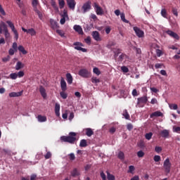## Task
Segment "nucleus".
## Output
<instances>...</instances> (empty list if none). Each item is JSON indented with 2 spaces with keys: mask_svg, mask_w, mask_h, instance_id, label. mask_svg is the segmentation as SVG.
Returning <instances> with one entry per match:
<instances>
[{
  "mask_svg": "<svg viewBox=\"0 0 180 180\" xmlns=\"http://www.w3.org/2000/svg\"><path fill=\"white\" fill-rule=\"evenodd\" d=\"M93 72L96 75H101V70H99V68H94L93 69Z\"/></svg>",
  "mask_w": 180,
  "mask_h": 180,
  "instance_id": "4c0bfd02",
  "label": "nucleus"
},
{
  "mask_svg": "<svg viewBox=\"0 0 180 180\" xmlns=\"http://www.w3.org/2000/svg\"><path fill=\"white\" fill-rule=\"evenodd\" d=\"M60 16H61L62 18H68V11H67V10L64 9V10H63V13L61 14Z\"/></svg>",
  "mask_w": 180,
  "mask_h": 180,
  "instance_id": "a18cd8bd",
  "label": "nucleus"
},
{
  "mask_svg": "<svg viewBox=\"0 0 180 180\" xmlns=\"http://www.w3.org/2000/svg\"><path fill=\"white\" fill-rule=\"evenodd\" d=\"M78 75L82 78H90L91 77V72H89L86 69H81L79 70Z\"/></svg>",
  "mask_w": 180,
  "mask_h": 180,
  "instance_id": "423d86ee",
  "label": "nucleus"
},
{
  "mask_svg": "<svg viewBox=\"0 0 180 180\" xmlns=\"http://www.w3.org/2000/svg\"><path fill=\"white\" fill-rule=\"evenodd\" d=\"M150 103L152 105H155V103H158V101H157V98H153L151 99Z\"/></svg>",
  "mask_w": 180,
  "mask_h": 180,
  "instance_id": "69168bd1",
  "label": "nucleus"
},
{
  "mask_svg": "<svg viewBox=\"0 0 180 180\" xmlns=\"http://www.w3.org/2000/svg\"><path fill=\"white\" fill-rule=\"evenodd\" d=\"M10 60H11L10 56H7L6 57L2 58L3 63H8V61H10Z\"/></svg>",
  "mask_w": 180,
  "mask_h": 180,
  "instance_id": "09e8293b",
  "label": "nucleus"
},
{
  "mask_svg": "<svg viewBox=\"0 0 180 180\" xmlns=\"http://www.w3.org/2000/svg\"><path fill=\"white\" fill-rule=\"evenodd\" d=\"M148 102V98L146 96H143L142 97L137 98V106L139 108H144V105Z\"/></svg>",
  "mask_w": 180,
  "mask_h": 180,
  "instance_id": "f03ea898",
  "label": "nucleus"
},
{
  "mask_svg": "<svg viewBox=\"0 0 180 180\" xmlns=\"http://www.w3.org/2000/svg\"><path fill=\"white\" fill-rule=\"evenodd\" d=\"M172 12L174 16H178V9L176 8H172Z\"/></svg>",
  "mask_w": 180,
  "mask_h": 180,
  "instance_id": "5fc2aeb1",
  "label": "nucleus"
},
{
  "mask_svg": "<svg viewBox=\"0 0 180 180\" xmlns=\"http://www.w3.org/2000/svg\"><path fill=\"white\" fill-rule=\"evenodd\" d=\"M7 25L9 26V27L11 28L12 32L14 33V39L15 40H18L19 39V33L18 32V30L15 28V25H13V22L12 21L7 20L6 21Z\"/></svg>",
  "mask_w": 180,
  "mask_h": 180,
  "instance_id": "39448f33",
  "label": "nucleus"
},
{
  "mask_svg": "<svg viewBox=\"0 0 180 180\" xmlns=\"http://www.w3.org/2000/svg\"><path fill=\"white\" fill-rule=\"evenodd\" d=\"M73 46H75V50H77L78 51H82V53H86L88 51V49L84 47V44L79 41H76L73 43Z\"/></svg>",
  "mask_w": 180,
  "mask_h": 180,
  "instance_id": "20e7f679",
  "label": "nucleus"
},
{
  "mask_svg": "<svg viewBox=\"0 0 180 180\" xmlns=\"http://www.w3.org/2000/svg\"><path fill=\"white\" fill-rule=\"evenodd\" d=\"M91 82H93V84H99V82H101V80L96 77H92Z\"/></svg>",
  "mask_w": 180,
  "mask_h": 180,
  "instance_id": "58836bf2",
  "label": "nucleus"
},
{
  "mask_svg": "<svg viewBox=\"0 0 180 180\" xmlns=\"http://www.w3.org/2000/svg\"><path fill=\"white\" fill-rule=\"evenodd\" d=\"M162 65H164V64H162V63H156L155 65V68H156V70H158V68H161L162 67Z\"/></svg>",
  "mask_w": 180,
  "mask_h": 180,
  "instance_id": "e2e57ef3",
  "label": "nucleus"
},
{
  "mask_svg": "<svg viewBox=\"0 0 180 180\" xmlns=\"http://www.w3.org/2000/svg\"><path fill=\"white\" fill-rule=\"evenodd\" d=\"M107 179L108 180H115L116 178L112 174H110L109 172H107Z\"/></svg>",
  "mask_w": 180,
  "mask_h": 180,
  "instance_id": "473e14b6",
  "label": "nucleus"
},
{
  "mask_svg": "<svg viewBox=\"0 0 180 180\" xmlns=\"http://www.w3.org/2000/svg\"><path fill=\"white\" fill-rule=\"evenodd\" d=\"M121 20L124 22V23H130V21L126 19V16L124 15V13H121Z\"/></svg>",
  "mask_w": 180,
  "mask_h": 180,
  "instance_id": "2f4dec72",
  "label": "nucleus"
},
{
  "mask_svg": "<svg viewBox=\"0 0 180 180\" xmlns=\"http://www.w3.org/2000/svg\"><path fill=\"white\" fill-rule=\"evenodd\" d=\"M117 157L119 160H124V153L120 151L118 153Z\"/></svg>",
  "mask_w": 180,
  "mask_h": 180,
  "instance_id": "72a5a7b5",
  "label": "nucleus"
},
{
  "mask_svg": "<svg viewBox=\"0 0 180 180\" xmlns=\"http://www.w3.org/2000/svg\"><path fill=\"white\" fill-rule=\"evenodd\" d=\"M38 122H46L47 121V117L46 116H42L41 115H39L37 116Z\"/></svg>",
  "mask_w": 180,
  "mask_h": 180,
  "instance_id": "bb28decb",
  "label": "nucleus"
},
{
  "mask_svg": "<svg viewBox=\"0 0 180 180\" xmlns=\"http://www.w3.org/2000/svg\"><path fill=\"white\" fill-rule=\"evenodd\" d=\"M162 116H164V114L161 111H155L150 114V117L153 119V117H162Z\"/></svg>",
  "mask_w": 180,
  "mask_h": 180,
  "instance_id": "4468645a",
  "label": "nucleus"
},
{
  "mask_svg": "<svg viewBox=\"0 0 180 180\" xmlns=\"http://www.w3.org/2000/svg\"><path fill=\"white\" fill-rule=\"evenodd\" d=\"M66 79H67V82L68 84H69V85H71V84H72V75H70V73H67L66 74Z\"/></svg>",
  "mask_w": 180,
  "mask_h": 180,
  "instance_id": "4be33fe9",
  "label": "nucleus"
},
{
  "mask_svg": "<svg viewBox=\"0 0 180 180\" xmlns=\"http://www.w3.org/2000/svg\"><path fill=\"white\" fill-rule=\"evenodd\" d=\"M155 151L158 153V154H160V153L162 151V148H161V146H155Z\"/></svg>",
  "mask_w": 180,
  "mask_h": 180,
  "instance_id": "ea45409f",
  "label": "nucleus"
},
{
  "mask_svg": "<svg viewBox=\"0 0 180 180\" xmlns=\"http://www.w3.org/2000/svg\"><path fill=\"white\" fill-rule=\"evenodd\" d=\"M39 92L44 99H46L47 98V93H46V89H44L43 86H39Z\"/></svg>",
  "mask_w": 180,
  "mask_h": 180,
  "instance_id": "a211bd4d",
  "label": "nucleus"
},
{
  "mask_svg": "<svg viewBox=\"0 0 180 180\" xmlns=\"http://www.w3.org/2000/svg\"><path fill=\"white\" fill-rule=\"evenodd\" d=\"M2 30H4V36L6 39L9 38V36H11V34H9V31H8V27L6 26V24H5L4 22H1L0 23V36L2 33Z\"/></svg>",
  "mask_w": 180,
  "mask_h": 180,
  "instance_id": "7ed1b4c3",
  "label": "nucleus"
},
{
  "mask_svg": "<svg viewBox=\"0 0 180 180\" xmlns=\"http://www.w3.org/2000/svg\"><path fill=\"white\" fill-rule=\"evenodd\" d=\"M120 53H121L120 49H117V50L114 51V57H115V58H117V57L119 56Z\"/></svg>",
  "mask_w": 180,
  "mask_h": 180,
  "instance_id": "37998d69",
  "label": "nucleus"
},
{
  "mask_svg": "<svg viewBox=\"0 0 180 180\" xmlns=\"http://www.w3.org/2000/svg\"><path fill=\"white\" fill-rule=\"evenodd\" d=\"M100 175L103 180H106V174L103 172H101Z\"/></svg>",
  "mask_w": 180,
  "mask_h": 180,
  "instance_id": "680f3d73",
  "label": "nucleus"
},
{
  "mask_svg": "<svg viewBox=\"0 0 180 180\" xmlns=\"http://www.w3.org/2000/svg\"><path fill=\"white\" fill-rule=\"evenodd\" d=\"M74 30L79 33V34H84V31L82 30V27L80 25H74L73 27Z\"/></svg>",
  "mask_w": 180,
  "mask_h": 180,
  "instance_id": "6ab92c4d",
  "label": "nucleus"
},
{
  "mask_svg": "<svg viewBox=\"0 0 180 180\" xmlns=\"http://www.w3.org/2000/svg\"><path fill=\"white\" fill-rule=\"evenodd\" d=\"M153 160L155 162H158V161H161V156L156 155L154 156Z\"/></svg>",
  "mask_w": 180,
  "mask_h": 180,
  "instance_id": "79ce46f5",
  "label": "nucleus"
},
{
  "mask_svg": "<svg viewBox=\"0 0 180 180\" xmlns=\"http://www.w3.org/2000/svg\"><path fill=\"white\" fill-rule=\"evenodd\" d=\"M161 136L165 138V139H167V137H169V131L167 130V129H164L162 131H161L160 132Z\"/></svg>",
  "mask_w": 180,
  "mask_h": 180,
  "instance_id": "aec40b11",
  "label": "nucleus"
},
{
  "mask_svg": "<svg viewBox=\"0 0 180 180\" xmlns=\"http://www.w3.org/2000/svg\"><path fill=\"white\" fill-rule=\"evenodd\" d=\"M127 130H129V131H131V130H133V124H128L127 125Z\"/></svg>",
  "mask_w": 180,
  "mask_h": 180,
  "instance_id": "0e129e2a",
  "label": "nucleus"
},
{
  "mask_svg": "<svg viewBox=\"0 0 180 180\" xmlns=\"http://www.w3.org/2000/svg\"><path fill=\"white\" fill-rule=\"evenodd\" d=\"M67 4L70 9L74 11V9H75V5H77V2H75V0H67Z\"/></svg>",
  "mask_w": 180,
  "mask_h": 180,
  "instance_id": "f8f14e48",
  "label": "nucleus"
},
{
  "mask_svg": "<svg viewBox=\"0 0 180 180\" xmlns=\"http://www.w3.org/2000/svg\"><path fill=\"white\" fill-rule=\"evenodd\" d=\"M19 51H20V53H22V54L26 55L27 54V51L25 49V47H23V46L20 45L18 46V49Z\"/></svg>",
  "mask_w": 180,
  "mask_h": 180,
  "instance_id": "a878e982",
  "label": "nucleus"
},
{
  "mask_svg": "<svg viewBox=\"0 0 180 180\" xmlns=\"http://www.w3.org/2000/svg\"><path fill=\"white\" fill-rule=\"evenodd\" d=\"M35 12L36 13H37L39 19H41L43 18V14H41V12H40V11L36 10Z\"/></svg>",
  "mask_w": 180,
  "mask_h": 180,
  "instance_id": "bf43d9fd",
  "label": "nucleus"
},
{
  "mask_svg": "<svg viewBox=\"0 0 180 180\" xmlns=\"http://www.w3.org/2000/svg\"><path fill=\"white\" fill-rule=\"evenodd\" d=\"M46 160H49V158H51V153L47 152L46 154L44 155Z\"/></svg>",
  "mask_w": 180,
  "mask_h": 180,
  "instance_id": "6e6d98bb",
  "label": "nucleus"
},
{
  "mask_svg": "<svg viewBox=\"0 0 180 180\" xmlns=\"http://www.w3.org/2000/svg\"><path fill=\"white\" fill-rule=\"evenodd\" d=\"M65 5V1L64 0H59V7L60 9H63Z\"/></svg>",
  "mask_w": 180,
  "mask_h": 180,
  "instance_id": "e433bc0d",
  "label": "nucleus"
},
{
  "mask_svg": "<svg viewBox=\"0 0 180 180\" xmlns=\"http://www.w3.org/2000/svg\"><path fill=\"white\" fill-rule=\"evenodd\" d=\"M163 167L165 169V172L167 174H169L171 172V162H169V158H167L164 163H163Z\"/></svg>",
  "mask_w": 180,
  "mask_h": 180,
  "instance_id": "0eeeda50",
  "label": "nucleus"
},
{
  "mask_svg": "<svg viewBox=\"0 0 180 180\" xmlns=\"http://www.w3.org/2000/svg\"><path fill=\"white\" fill-rule=\"evenodd\" d=\"M60 95L61 98H63V99H67V98L68 96V95L63 91L60 92Z\"/></svg>",
  "mask_w": 180,
  "mask_h": 180,
  "instance_id": "c9c22d12",
  "label": "nucleus"
},
{
  "mask_svg": "<svg viewBox=\"0 0 180 180\" xmlns=\"http://www.w3.org/2000/svg\"><path fill=\"white\" fill-rule=\"evenodd\" d=\"M121 70L122 71V72H129V68L126 66H122L121 67Z\"/></svg>",
  "mask_w": 180,
  "mask_h": 180,
  "instance_id": "603ef678",
  "label": "nucleus"
},
{
  "mask_svg": "<svg viewBox=\"0 0 180 180\" xmlns=\"http://www.w3.org/2000/svg\"><path fill=\"white\" fill-rule=\"evenodd\" d=\"M134 169H135L134 166L130 165V166L129 167V171H128V172H129L130 174H133Z\"/></svg>",
  "mask_w": 180,
  "mask_h": 180,
  "instance_id": "864d4df0",
  "label": "nucleus"
},
{
  "mask_svg": "<svg viewBox=\"0 0 180 180\" xmlns=\"http://www.w3.org/2000/svg\"><path fill=\"white\" fill-rule=\"evenodd\" d=\"M36 178H37V175L33 174L30 176V180H36Z\"/></svg>",
  "mask_w": 180,
  "mask_h": 180,
  "instance_id": "774afa93",
  "label": "nucleus"
},
{
  "mask_svg": "<svg viewBox=\"0 0 180 180\" xmlns=\"http://www.w3.org/2000/svg\"><path fill=\"white\" fill-rule=\"evenodd\" d=\"M27 33L31 36H36V31L33 28L28 29Z\"/></svg>",
  "mask_w": 180,
  "mask_h": 180,
  "instance_id": "7c9ffc66",
  "label": "nucleus"
},
{
  "mask_svg": "<svg viewBox=\"0 0 180 180\" xmlns=\"http://www.w3.org/2000/svg\"><path fill=\"white\" fill-rule=\"evenodd\" d=\"M138 147L139 148H141L142 150L146 148V143H144V141L141 140L138 143H137Z\"/></svg>",
  "mask_w": 180,
  "mask_h": 180,
  "instance_id": "c85d7f7f",
  "label": "nucleus"
},
{
  "mask_svg": "<svg viewBox=\"0 0 180 180\" xmlns=\"http://www.w3.org/2000/svg\"><path fill=\"white\" fill-rule=\"evenodd\" d=\"M167 34L170 36V37H173V39H175L176 40H179V35L176 34V32H173L172 30H168L166 31Z\"/></svg>",
  "mask_w": 180,
  "mask_h": 180,
  "instance_id": "9d476101",
  "label": "nucleus"
},
{
  "mask_svg": "<svg viewBox=\"0 0 180 180\" xmlns=\"http://www.w3.org/2000/svg\"><path fill=\"white\" fill-rule=\"evenodd\" d=\"M85 43L88 44L89 46L91 45V37H87L86 39H84Z\"/></svg>",
  "mask_w": 180,
  "mask_h": 180,
  "instance_id": "8fccbe9b",
  "label": "nucleus"
},
{
  "mask_svg": "<svg viewBox=\"0 0 180 180\" xmlns=\"http://www.w3.org/2000/svg\"><path fill=\"white\" fill-rule=\"evenodd\" d=\"M60 88L63 92H65V90L67 89V82H65L64 77H61Z\"/></svg>",
  "mask_w": 180,
  "mask_h": 180,
  "instance_id": "2eb2a0df",
  "label": "nucleus"
},
{
  "mask_svg": "<svg viewBox=\"0 0 180 180\" xmlns=\"http://www.w3.org/2000/svg\"><path fill=\"white\" fill-rule=\"evenodd\" d=\"M13 50H15V51H18V43L14 42L13 43V46H12Z\"/></svg>",
  "mask_w": 180,
  "mask_h": 180,
  "instance_id": "13d9d810",
  "label": "nucleus"
},
{
  "mask_svg": "<svg viewBox=\"0 0 180 180\" xmlns=\"http://www.w3.org/2000/svg\"><path fill=\"white\" fill-rule=\"evenodd\" d=\"M137 155L139 158H143V157H144V152H143V150H139L137 152Z\"/></svg>",
  "mask_w": 180,
  "mask_h": 180,
  "instance_id": "c03bdc74",
  "label": "nucleus"
},
{
  "mask_svg": "<svg viewBox=\"0 0 180 180\" xmlns=\"http://www.w3.org/2000/svg\"><path fill=\"white\" fill-rule=\"evenodd\" d=\"M91 1H88L84 3L82 7V13H86V12H89L91 11Z\"/></svg>",
  "mask_w": 180,
  "mask_h": 180,
  "instance_id": "6e6552de",
  "label": "nucleus"
},
{
  "mask_svg": "<svg viewBox=\"0 0 180 180\" xmlns=\"http://www.w3.org/2000/svg\"><path fill=\"white\" fill-rule=\"evenodd\" d=\"M132 96H139V94L137 93V89H134L132 91Z\"/></svg>",
  "mask_w": 180,
  "mask_h": 180,
  "instance_id": "338daca9",
  "label": "nucleus"
},
{
  "mask_svg": "<svg viewBox=\"0 0 180 180\" xmlns=\"http://www.w3.org/2000/svg\"><path fill=\"white\" fill-rule=\"evenodd\" d=\"M10 78L11 79H16V78H18V73H11V74H10Z\"/></svg>",
  "mask_w": 180,
  "mask_h": 180,
  "instance_id": "49530a36",
  "label": "nucleus"
},
{
  "mask_svg": "<svg viewBox=\"0 0 180 180\" xmlns=\"http://www.w3.org/2000/svg\"><path fill=\"white\" fill-rule=\"evenodd\" d=\"M56 33H58V34L60 35L61 37H64V33L63 32V30H57Z\"/></svg>",
  "mask_w": 180,
  "mask_h": 180,
  "instance_id": "4d7b16f0",
  "label": "nucleus"
},
{
  "mask_svg": "<svg viewBox=\"0 0 180 180\" xmlns=\"http://www.w3.org/2000/svg\"><path fill=\"white\" fill-rule=\"evenodd\" d=\"M55 114L57 117H60V104L58 103H56L55 105Z\"/></svg>",
  "mask_w": 180,
  "mask_h": 180,
  "instance_id": "412c9836",
  "label": "nucleus"
},
{
  "mask_svg": "<svg viewBox=\"0 0 180 180\" xmlns=\"http://www.w3.org/2000/svg\"><path fill=\"white\" fill-rule=\"evenodd\" d=\"M170 109H173L174 110H176L178 109V105L176 104H171L169 105Z\"/></svg>",
  "mask_w": 180,
  "mask_h": 180,
  "instance_id": "3c124183",
  "label": "nucleus"
},
{
  "mask_svg": "<svg viewBox=\"0 0 180 180\" xmlns=\"http://www.w3.org/2000/svg\"><path fill=\"white\" fill-rule=\"evenodd\" d=\"M91 36L96 41H101V40H102V38H101V35L99 34V32L98 31H93Z\"/></svg>",
  "mask_w": 180,
  "mask_h": 180,
  "instance_id": "9b49d317",
  "label": "nucleus"
},
{
  "mask_svg": "<svg viewBox=\"0 0 180 180\" xmlns=\"http://www.w3.org/2000/svg\"><path fill=\"white\" fill-rule=\"evenodd\" d=\"M17 75H18V77H19V78H22V77L25 76V72L23 71H20V72H18Z\"/></svg>",
  "mask_w": 180,
  "mask_h": 180,
  "instance_id": "052dcab7",
  "label": "nucleus"
},
{
  "mask_svg": "<svg viewBox=\"0 0 180 180\" xmlns=\"http://www.w3.org/2000/svg\"><path fill=\"white\" fill-rule=\"evenodd\" d=\"M151 137H153V132L147 133L145 135V139H146V140H151Z\"/></svg>",
  "mask_w": 180,
  "mask_h": 180,
  "instance_id": "f704fd0d",
  "label": "nucleus"
},
{
  "mask_svg": "<svg viewBox=\"0 0 180 180\" xmlns=\"http://www.w3.org/2000/svg\"><path fill=\"white\" fill-rule=\"evenodd\" d=\"M122 116L127 120H130V115H129V112H127V110H124V112L122 114Z\"/></svg>",
  "mask_w": 180,
  "mask_h": 180,
  "instance_id": "c756f323",
  "label": "nucleus"
},
{
  "mask_svg": "<svg viewBox=\"0 0 180 180\" xmlns=\"http://www.w3.org/2000/svg\"><path fill=\"white\" fill-rule=\"evenodd\" d=\"M24 67H25V64L22 63V62L20 61H18L16 63L15 70L17 71H19V70H22V68H23Z\"/></svg>",
  "mask_w": 180,
  "mask_h": 180,
  "instance_id": "5701e85b",
  "label": "nucleus"
},
{
  "mask_svg": "<svg viewBox=\"0 0 180 180\" xmlns=\"http://www.w3.org/2000/svg\"><path fill=\"white\" fill-rule=\"evenodd\" d=\"M50 24H51V28L53 30H56V29H58V27H60V26H58V23H57L56 20L51 18L50 19Z\"/></svg>",
  "mask_w": 180,
  "mask_h": 180,
  "instance_id": "f3484780",
  "label": "nucleus"
},
{
  "mask_svg": "<svg viewBox=\"0 0 180 180\" xmlns=\"http://www.w3.org/2000/svg\"><path fill=\"white\" fill-rule=\"evenodd\" d=\"M94 9L96 11V15H99L100 16L103 15V9H102V7H101V6L98 5L96 3H94Z\"/></svg>",
  "mask_w": 180,
  "mask_h": 180,
  "instance_id": "1a4fd4ad",
  "label": "nucleus"
},
{
  "mask_svg": "<svg viewBox=\"0 0 180 180\" xmlns=\"http://www.w3.org/2000/svg\"><path fill=\"white\" fill-rule=\"evenodd\" d=\"M77 133L70 132L69 136H60V141L62 143H69L70 144H74L77 141Z\"/></svg>",
  "mask_w": 180,
  "mask_h": 180,
  "instance_id": "f257e3e1",
  "label": "nucleus"
},
{
  "mask_svg": "<svg viewBox=\"0 0 180 180\" xmlns=\"http://www.w3.org/2000/svg\"><path fill=\"white\" fill-rule=\"evenodd\" d=\"M161 15L163 18H167V10H165V8H162L161 11Z\"/></svg>",
  "mask_w": 180,
  "mask_h": 180,
  "instance_id": "de8ad7c7",
  "label": "nucleus"
},
{
  "mask_svg": "<svg viewBox=\"0 0 180 180\" xmlns=\"http://www.w3.org/2000/svg\"><path fill=\"white\" fill-rule=\"evenodd\" d=\"M134 30L138 37H143V36H144V32L140 30V28L137 27H134Z\"/></svg>",
  "mask_w": 180,
  "mask_h": 180,
  "instance_id": "ddd939ff",
  "label": "nucleus"
},
{
  "mask_svg": "<svg viewBox=\"0 0 180 180\" xmlns=\"http://www.w3.org/2000/svg\"><path fill=\"white\" fill-rule=\"evenodd\" d=\"M73 178H75V176H78L79 175V172H78V169L77 168H75L71 172H70Z\"/></svg>",
  "mask_w": 180,
  "mask_h": 180,
  "instance_id": "393cba45",
  "label": "nucleus"
},
{
  "mask_svg": "<svg viewBox=\"0 0 180 180\" xmlns=\"http://www.w3.org/2000/svg\"><path fill=\"white\" fill-rule=\"evenodd\" d=\"M1 15H2V16H5V15H6V13H5V10H4L2 5L0 4V16Z\"/></svg>",
  "mask_w": 180,
  "mask_h": 180,
  "instance_id": "a19ab883",
  "label": "nucleus"
},
{
  "mask_svg": "<svg viewBox=\"0 0 180 180\" xmlns=\"http://www.w3.org/2000/svg\"><path fill=\"white\" fill-rule=\"evenodd\" d=\"M86 135L88 137H91V136H94V131L91 128H86Z\"/></svg>",
  "mask_w": 180,
  "mask_h": 180,
  "instance_id": "b1692460",
  "label": "nucleus"
},
{
  "mask_svg": "<svg viewBox=\"0 0 180 180\" xmlns=\"http://www.w3.org/2000/svg\"><path fill=\"white\" fill-rule=\"evenodd\" d=\"M88 146V143L86 142V139H82L79 143V147H86Z\"/></svg>",
  "mask_w": 180,
  "mask_h": 180,
  "instance_id": "cd10ccee",
  "label": "nucleus"
},
{
  "mask_svg": "<svg viewBox=\"0 0 180 180\" xmlns=\"http://www.w3.org/2000/svg\"><path fill=\"white\" fill-rule=\"evenodd\" d=\"M22 91L19 92H11L8 94V96H10V98H18L19 96H22Z\"/></svg>",
  "mask_w": 180,
  "mask_h": 180,
  "instance_id": "dca6fc26",
  "label": "nucleus"
}]
</instances>
